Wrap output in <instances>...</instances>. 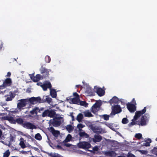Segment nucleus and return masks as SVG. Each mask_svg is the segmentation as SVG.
I'll use <instances>...</instances> for the list:
<instances>
[{"label": "nucleus", "mask_w": 157, "mask_h": 157, "mask_svg": "<svg viewBox=\"0 0 157 157\" xmlns=\"http://www.w3.org/2000/svg\"><path fill=\"white\" fill-rule=\"evenodd\" d=\"M56 114L55 110L48 109L44 111L41 115V116L43 117H48L50 118H53L56 116Z\"/></svg>", "instance_id": "obj_1"}, {"label": "nucleus", "mask_w": 157, "mask_h": 157, "mask_svg": "<svg viewBox=\"0 0 157 157\" xmlns=\"http://www.w3.org/2000/svg\"><path fill=\"white\" fill-rule=\"evenodd\" d=\"M63 118L61 117H55L53 120H50L52 124L54 127H58L63 122Z\"/></svg>", "instance_id": "obj_2"}, {"label": "nucleus", "mask_w": 157, "mask_h": 157, "mask_svg": "<svg viewBox=\"0 0 157 157\" xmlns=\"http://www.w3.org/2000/svg\"><path fill=\"white\" fill-rule=\"evenodd\" d=\"M112 112L110 114V116H113L117 114L120 113L122 111L120 105H119L112 106Z\"/></svg>", "instance_id": "obj_3"}, {"label": "nucleus", "mask_w": 157, "mask_h": 157, "mask_svg": "<svg viewBox=\"0 0 157 157\" xmlns=\"http://www.w3.org/2000/svg\"><path fill=\"white\" fill-rule=\"evenodd\" d=\"M89 128L95 133H103L105 132V131L99 127L94 126L93 124H90L89 126Z\"/></svg>", "instance_id": "obj_4"}, {"label": "nucleus", "mask_w": 157, "mask_h": 157, "mask_svg": "<svg viewBox=\"0 0 157 157\" xmlns=\"http://www.w3.org/2000/svg\"><path fill=\"white\" fill-rule=\"evenodd\" d=\"M20 102L17 104V108L21 111L24 109L23 107H25L28 104V100L26 99H21L19 101Z\"/></svg>", "instance_id": "obj_5"}, {"label": "nucleus", "mask_w": 157, "mask_h": 157, "mask_svg": "<svg viewBox=\"0 0 157 157\" xmlns=\"http://www.w3.org/2000/svg\"><path fill=\"white\" fill-rule=\"evenodd\" d=\"M78 146L79 148L86 149L90 148L91 146L88 142L83 141L79 143L78 144Z\"/></svg>", "instance_id": "obj_6"}, {"label": "nucleus", "mask_w": 157, "mask_h": 157, "mask_svg": "<svg viewBox=\"0 0 157 157\" xmlns=\"http://www.w3.org/2000/svg\"><path fill=\"white\" fill-rule=\"evenodd\" d=\"M40 71L41 73L43 75L41 77L43 78L48 77L49 75V72L50 71H51V70L48 69L45 67H44L43 66H42L40 68Z\"/></svg>", "instance_id": "obj_7"}, {"label": "nucleus", "mask_w": 157, "mask_h": 157, "mask_svg": "<svg viewBox=\"0 0 157 157\" xmlns=\"http://www.w3.org/2000/svg\"><path fill=\"white\" fill-rule=\"evenodd\" d=\"M12 83L11 79L10 78H7L3 80V84L1 85L2 89H5L6 87L10 86Z\"/></svg>", "instance_id": "obj_8"}, {"label": "nucleus", "mask_w": 157, "mask_h": 157, "mask_svg": "<svg viewBox=\"0 0 157 157\" xmlns=\"http://www.w3.org/2000/svg\"><path fill=\"white\" fill-rule=\"evenodd\" d=\"M146 114L141 117L140 121H137V124L138 125L143 126L147 124L148 119L147 117L145 115Z\"/></svg>", "instance_id": "obj_9"}, {"label": "nucleus", "mask_w": 157, "mask_h": 157, "mask_svg": "<svg viewBox=\"0 0 157 157\" xmlns=\"http://www.w3.org/2000/svg\"><path fill=\"white\" fill-rule=\"evenodd\" d=\"M101 105V103L98 101L96 102L91 107V111L92 112L94 113H95L98 111L97 109L99 108Z\"/></svg>", "instance_id": "obj_10"}, {"label": "nucleus", "mask_w": 157, "mask_h": 157, "mask_svg": "<svg viewBox=\"0 0 157 157\" xmlns=\"http://www.w3.org/2000/svg\"><path fill=\"white\" fill-rule=\"evenodd\" d=\"M23 127L27 129H33L36 128L35 125L29 122H26L24 123Z\"/></svg>", "instance_id": "obj_11"}, {"label": "nucleus", "mask_w": 157, "mask_h": 157, "mask_svg": "<svg viewBox=\"0 0 157 157\" xmlns=\"http://www.w3.org/2000/svg\"><path fill=\"white\" fill-rule=\"evenodd\" d=\"M136 105L130 103L127 104V107L128 110L131 113H133L136 110Z\"/></svg>", "instance_id": "obj_12"}, {"label": "nucleus", "mask_w": 157, "mask_h": 157, "mask_svg": "<svg viewBox=\"0 0 157 157\" xmlns=\"http://www.w3.org/2000/svg\"><path fill=\"white\" fill-rule=\"evenodd\" d=\"M95 90H96L97 94L99 96L101 97L105 95V90L101 88L97 87V88H95Z\"/></svg>", "instance_id": "obj_13"}, {"label": "nucleus", "mask_w": 157, "mask_h": 157, "mask_svg": "<svg viewBox=\"0 0 157 157\" xmlns=\"http://www.w3.org/2000/svg\"><path fill=\"white\" fill-rule=\"evenodd\" d=\"M43 90L44 91L47 90L48 88L51 89L52 85L50 82H48L47 83H44L42 85H40Z\"/></svg>", "instance_id": "obj_14"}, {"label": "nucleus", "mask_w": 157, "mask_h": 157, "mask_svg": "<svg viewBox=\"0 0 157 157\" xmlns=\"http://www.w3.org/2000/svg\"><path fill=\"white\" fill-rule=\"evenodd\" d=\"M102 137L99 134L94 135V137L92 138L93 141L94 142H100L102 139Z\"/></svg>", "instance_id": "obj_15"}, {"label": "nucleus", "mask_w": 157, "mask_h": 157, "mask_svg": "<svg viewBox=\"0 0 157 157\" xmlns=\"http://www.w3.org/2000/svg\"><path fill=\"white\" fill-rule=\"evenodd\" d=\"M39 108L38 107H35L31 111H30V113L31 114V115H29V117H32V115H33L35 114V116H36L38 112V110Z\"/></svg>", "instance_id": "obj_16"}, {"label": "nucleus", "mask_w": 157, "mask_h": 157, "mask_svg": "<svg viewBox=\"0 0 157 157\" xmlns=\"http://www.w3.org/2000/svg\"><path fill=\"white\" fill-rule=\"evenodd\" d=\"M146 107H145L141 111H137L135 113V114L137 116H138L139 117H140L142 115L144 114L146 112Z\"/></svg>", "instance_id": "obj_17"}, {"label": "nucleus", "mask_w": 157, "mask_h": 157, "mask_svg": "<svg viewBox=\"0 0 157 157\" xmlns=\"http://www.w3.org/2000/svg\"><path fill=\"white\" fill-rule=\"evenodd\" d=\"M119 101V100L118 98L117 97L114 96L109 100V102L111 104H117L118 103Z\"/></svg>", "instance_id": "obj_18"}, {"label": "nucleus", "mask_w": 157, "mask_h": 157, "mask_svg": "<svg viewBox=\"0 0 157 157\" xmlns=\"http://www.w3.org/2000/svg\"><path fill=\"white\" fill-rule=\"evenodd\" d=\"M41 78V75L39 74H37L34 77L32 81L34 82H37L40 81Z\"/></svg>", "instance_id": "obj_19"}, {"label": "nucleus", "mask_w": 157, "mask_h": 157, "mask_svg": "<svg viewBox=\"0 0 157 157\" xmlns=\"http://www.w3.org/2000/svg\"><path fill=\"white\" fill-rule=\"evenodd\" d=\"M50 94L52 98H55L56 97V92L55 89H51L50 91Z\"/></svg>", "instance_id": "obj_20"}, {"label": "nucleus", "mask_w": 157, "mask_h": 157, "mask_svg": "<svg viewBox=\"0 0 157 157\" xmlns=\"http://www.w3.org/2000/svg\"><path fill=\"white\" fill-rule=\"evenodd\" d=\"M83 113L85 117H91L93 116L91 112L89 110L84 111Z\"/></svg>", "instance_id": "obj_21"}, {"label": "nucleus", "mask_w": 157, "mask_h": 157, "mask_svg": "<svg viewBox=\"0 0 157 157\" xmlns=\"http://www.w3.org/2000/svg\"><path fill=\"white\" fill-rule=\"evenodd\" d=\"M17 123L18 124L22 125L23 126L24 123V121L21 118H17L15 120V123Z\"/></svg>", "instance_id": "obj_22"}, {"label": "nucleus", "mask_w": 157, "mask_h": 157, "mask_svg": "<svg viewBox=\"0 0 157 157\" xmlns=\"http://www.w3.org/2000/svg\"><path fill=\"white\" fill-rule=\"evenodd\" d=\"M79 135L81 137H84L86 138H88L89 137V135L84 132H80Z\"/></svg>", "instance_id": "obj_23"}, {"label": "nucleus", "mask_w": 157, "mask_h": 157, "mask_svg": "<svg viewBox=\"0 0 157 157\" xmlns=\"http://www.w3.org/2000/svg\"><path fill=\"white\" fill-rule=\"evenodd\" d=\"M83 117V115L81 113H79L77 117L76 120L79 122H81Z\"/></svg>", "instance_id": "obj_24"}, {"label": "nucleus", "mask_w": 157, "mask_h": 157, "mask_svg": "<svg viewBox=\"0 0 157 157\" xmlns=\"http://www.w3.org/2000/svg\"><path fill=\"white\" fill-rule=\"evenodd\" d=\"M6 120L12 123L15 124V120L12 117H6Z\"/></svg>", "instance_id": "obj_25"}, {"label": "nucleus", "mask_w": 157, "mask_h": 157, "mask_svg": "<svg viewBox=\"0 0 157 157\" xmlns=\"http://www.w3.org/2000/svg\"><path fill=\"white\" fill-rule=\"evenodd\" d=\"M46 97L45 99H42V101H44V102H47L48 103H50L51 102L52 99L51 98L48 96H46Z\"/></svg>", "instance_id": "obj_26"}, {"label": "nucleus", "mask_w": 157, "mask_h": 157, "mask_svg": "<svg viewBox=\"0 0 157 157\" xmlns=\"http://www.w3.org/2000/svg\"><path fill=\"white\" fill-rule=\"evenodd\" d=\"M99 149L97 146H95L93 148L92 150H88V151L91 152V153H94L95 152L98 151Z\"/></svg>", "instance_id": "obj_27"}, {"label": "nucleus", "mask_w": 157, "mask_h": 157, "mask_svg": "<svg viewBox=\"0 0 157 157\" xmlns=\"http://www.w3.org/2000/svg\"><path fill=\"white\" fill-rule=\"evenodd\" d=\"M66 129L69 132H70L71 131H72L73 129V127L71 125H68L66 127Z\"/></svg>", "instance_id": "obj_28"}, {"label": "nucleus", "mask_w": 157, "mask_h": 157, "mask_svg": "<svg viewBox=\"0 0 157 157\" xmlns=\"http://www.w3.org/2000/svg\"><path fill=\"white\" fill-rule=\"evenodd\" d=\"M151 142V139H148L146 140L145 143H144V145L145 146L147 147L150 146V143Z\"/></svg>", "instance_id": "obj_29"}, {"label": "nucleus", "mask_w": 157, "mask_h": 157, "mask_svg": "<svg viewBox=\"0 0 157 157\" xmlns=\"http://www.w3.org/2000/svg\"><path fill=\"white\" fill-rule=\"evenodd\" d=\"M79 100V98H78V97H74L71 99V101L72 103L75 104H77Z\"/></svg>", "instance_id": "obj_30"}, {"label": "nucleus", "mask_w": 157, "mask_h": 157, "mask_svg": "<svg viewBox=\"0 0 157 157\" xmlns=\"http://www.w3.org/2000/svg\"><path fill=\"white\" fill-rule=\"evenodd\" d=\"M35 99L36 103L38 102L39 103H44V101H42L43 99H41L40 97H35Z\"/></svg>", "instance_id": "obj_31"}, {"label": "nucleus", "mask_w": 157, "mask_h": 157, "mask_svg": "<svg viewBox=\"0 0 157 157\" xmlns=\"http://www.w3.org/2000/svg\"><path fill=\"white\" fill-rule=\"evenodd\" d=\"M29 101L31 104H36L34 97H32L30 98L29 100Z\"/></svg>", "instance_id": "obj_32"}, {"label": "nucleus", "mask_w": 157, "mask_h": 157, "mask_svg": "<svg viewBox=\"0 0 157 157\" xmlns=\"http://www.w3.org/2000/svg\"><path fill=\"white\" fill-rule=\"evenodd\" d=\"M71 138V136L70 134H68L66 137V138L65 140L64 141V142L70 141Z\"/></svg>", "instance_id": "obj_33"}, {"label": "nucleus", "mask_w": 157, "mask_h": 157, "mask_svg": "<svg viewBox=\"0 0 157 157\" xmlns=\"http://www.w3.org/2000/svg\"><path fill=\"white\" fill-rule=\"evenodd\" d=\"M10 154L9 150H7L3 154V157H8Z\"/></svg>", "instance_id": "obj_34"}, {"label": "nucleus", "mask_w": 157, "mask_h": 157, "mask_svg": "<svg viewBox=\"0 0 157 157\" xmlns=\"http://www.w3.org/2000/svg\"><path fill=\"white\" fill-rule=\"evenodd\" d=\"M35 138L38 140H40L42 139V137L40 133L36 134L35 136Z\"/></svg>", "instance_id": "obj_35"}, {"label": "nucleus", "mask_w": 157, "mask_h": 157, "mask_svg": "<svg viewBox=\"0 0 157 157\" xmlns=\"http://www.w3.org/2000/svg\"><path fill=\"white\" fill-rule=\"evenodd\" d=\"M85 125H83L81 123H79L77 125V127L79 129V131H81L82 130V128H84Z\"/></svg>", "instance_id": "obj_36"}, {"label": "nucleus", "mask_w": 157, "mask_h": 157, "mask_svg": "<svg viewBox=\"0 0 157 157\" xmlns=\"http://www.w3.org/2000/svg\"><path fill=\"white\" fill-rule=\"evenodd\" d=\"M137 121H135L133 120H132V122H131L130 123L128 124V125L129 127H131L134 125H135V124L137 125Z\"/></svg>", "instance_id": "obj_37"}, {"label": "nucleus", "mask_w": 157, "mask_h": 157, "mask_svg": "<svg viewBox=\"0 0 157 157\" xmlns=\"http://www.w3.org/2000/svg\"><path fill=\"white\" fill-rule=\"evenodd\" d=\"M53 135L55 137H57L59 135L60 133L59 131L55 130L52 133Z\"/></svg>", "instance_id": "obj_38"}, {"label": "nucleus", "mask_w": 157, "mask_h": 157, "mask_svg": "<svg viewBox=\"0 0 157 157\" xmlns=\"http://www.w3.org/2000/svg\"><path fill=\"white\" fill-rule=\"evenodd\" d=\"M51 59L49 56H46L45 58V60L46 63H49L50 62Z\"/></svg>", "instance_id": "obj_39"}, {"label": "nucleus", "mask_w": 157, "mask_h": 157, "mask_svg": "<svg viewBox=\"0 0 157 157\" xmlns=\"http://www.w3.org/2000/svg\"><path fill=\"white\" fill-rule=\"evenodd\" d=\"M105 124L107 126L112 130H114V128L113 127V124L107 123Z\"/></svg>", "instance_id": "obj_40"}, {"label": "nucleus", "mask_w": 157, "mask_h": 157, "mask_svg": "<svg viewBox=\"0 0 157 157\" xmlns=\"http://www.w3.org/2000/svg\"><path fill=\"white\" fill-rule=\"evenodd\" d=\"M110 116H110V114L109 115L104 114L102 115L103 118L106 121H107L109 120V117Z\"/></svg>", "instance_id": "obj_41"}, {"label": "nucleus", "mask_w": 157, "mask_h": 157, "mask_svg": "<svg viewBox=\"0 0 157 157\" xmlns=\"http://www.w3.org/2000/svg\"><path fill=\"white\" fill-rule=\"evenodd\" d=\"M116 156V153L113 151H110L109 156L111 157H115Z\"/></svg>", "instance_id": "obj_42"}, {"label": "nucleus", "mask_w": 157, "mask_h": 157, "mask_svg": "<svg viewBox=\"0 0 157 157\" xmlns=\"http://www.w3.org/2000/svg\"><path fill=\"white\" fill-rule=\"evenodd\" d=\"M128 122V121L127 118L125 117L123 118L122 121V123L124 124H127Z\"/></svg>", "instance_id": "obj_43"}, {"label": "nucleus", "mask_w": 157, "mask_h": 157, "mask_svg": "<svg viewBox=\"0 0 157 157\" xmlns=\"http://www.w3.org/2000/svg\"><path fill=\"white\" fill-rule=\"evenodd\" d=\"M152 153L157 156V147H154L151 150Z\"/></svg>", "instance_id": "obj_44"}, {"label": "nucleus", "mask_w": 157, "mask_h": 157, "mask_svg": "<svg viewBox=\"0 0 157 157\" xmlns=\"http://www.w3.org/2000/svg\"><path fill=\"white\" fill-rule=\"evenodd\" d=\"M80 105H81L85 107L87 106L88 103H87L85 101H82L80 102Z\"/></svg>", "instance_id": "obj_45"}, {"label": "nucleus", "mask_w": 157, "mask_h": 157, "mask_svg": "<svg viewBox=\"0 0 157 157\" xmlns=\"http://www.w3.org/2000/svg\"><path fill=\"white\" fill-rule=\"evenodd\" d=\"M135 137L139 139H140L142 137V135L140 133L136 134L135 135Z\"/></svg>", "instance_id": "obj_46"}, {"label": "nucleus", "mask_w": 157, "mask_h": 157, "mask_svg": "<svg viewBox=\"0 0 157 157\" xmlns=\"http://www.w3.org/2000/svg\"><path fill=\"white\" fill-rule=\"evenodd\" d=\"M20 145L23 148H24L26 147V146L23 141H21L20 143Z\"/></svg>", "instance_id": "obj_47"}, {"label": "nucleus", "mask_w": 157, "mask_h": 157, "mask_svg": "<svg viewBox=\"0 0 157 157\" xmlns=\"http://www.w3.org/2000/svg\"><path fill=\"white\" fill-rule=\"evenodd\" d=\"M14 96L13 97L10 96L9 97H8L6 99V101H10L12 100V99L14 98Z\"/></svg>", "instance_id": "obj_48"}, {"label": "nucleus", "mask_w": 157, "mask_h": 157, "mask_svg": "<svg viewBox=\"0 0 157 157\" xmlns=\"http://www.w3.org/2000/svg\"><path fill=\"white\" fill-rule=\"evenodd\" d=\"M73 95L74 96H75V97H78V98H79V95L76 92L74 93L73 94Z\"/></svg>", "instance_id": "obj_49"}, {"label": "nucleus", "mask_w": 157, "mask_h": 157, "mask_svg": "<svg viewBox=\"0 0 157 157\" xmlns=\"http://www.w3.org/2000/svg\"><path fill=\"white\" fill-rule=\"evenodd\" d=\"M11 112L13 113H18V111L17 109H15V110L12 111Z\"/></svg>", "instance_id": "obj_50"}, {"label": "nucleus", "mask_w": 157, "mask_h": 157, "mask_svg": "<svg viewBox=\"0 0 157 157\" xmlns=\"http://www.w3.org/2000/svg\"><path fill=\"white\" fill-rule=\"evenodd\" d=\"M34 72L33 73H32V74H29V76L30 78H31V79L32 80L33 79V78L35 76H34Z\"/></svg>", "instance_id": "obj_51"}, {"label": "nucleus", "mask_w": 157, "mask_h": 157, "mask_svg": "<svg viewBox=\"0 0 157 157\" xmlns=\"http://www.w3.org/2000/svg\"><path fill=\"white\" fill-rule=\"evenodd\" d=\"M139 117L138 116H137V115L135 114V115L134 117V118L132 120L135 121H136V120H137L138 118Z\"/></svg>", "instance_id": "obj_52"}, {"label": "nucleus", "mask_w": 157, "mask_h": 157, "mask_svg": "<svg viewBox=\"0 0 157 157\" xmlns=\"http://www.w3.org/2000/svg\"><path fill=\"white\" fill-rule=\"evenodd\" d=\"M110 151H107L105 152L104 154L106 156H109Z\"/></svg>", "instance_id": "obj_53"}, {"label": "nucleus", "mask_w": 157, "mask_h": 157, "mask_svg": "<svg viewBox=\"0 0 157 157\" xmlns=\"http://www.w3.org/2000/svg\"><path fill=\"white\" fill-rule=\"evenodd\" d=\"M132 103H133L132 104L135 105H136V101L134 98L132 99Z\"/></svg>", "instance_id": "obj_54"}, {"label": "nucleus", "mask_w": 157, "mask_h": 157, "mask_svg": "<svg viewBox=\"0 0 157 157\" xmlns=\"http://www.w3.org/2000/svg\"><path fill=\"white\" fill-rule=\"evenodd\" d=\"M55 130V129L53 127H50V130L52 133V132H53Z\"/></svg>", "instance_id": "obj_55"}, {"label": "nucleus", "mask_w": 157, "mask_h": 157, "mask_svg": "<svg viewBox=\"0 0 157 157\" xmlns=\"http://www.w3.org/2000/svg\"><path fill=\"white\" fill-rule=\"evenodd\" d=\"M44 108L42 107L40 108V109L39 108V109L38 110V112L39 113H40L41 111H43L44 110Z\"/></svg>", "instance_id": "obj_56"}, {"label": "nucleus", "mask_w": 157, "mask_h": 157, "mask_svg": "<svg viewBox=\"0 0 157 157\" xmlns=\"http://www.w3.org/2000/svg\"><path fill=\"white\" fill-rule=\"evenodd\" d=\"M11 75V73L10 72H8L7 75L6 76V77H10Z\"/></svg>", "instance_id": "obj_57"}, {"label": "nucleus", "mask_w": 157, "mask_h": 157, "mask_svg": "<svg viewBox=\"0 0 157 157\" xmlns=\"http://www.w3.org/2000/svg\"><path fill=\"white\" fill-rule=\"evenodd\" d=\"M64 145L67 147H70L71 146V145L69 144L65 143Z\"/></svg>", "instance_id": "obj_58"}, {"label": "nucleus", "mask_w": 157, "mask_h": 157, "mask_svg": "<svg viewBox=\"0 0 157 157\" xmlns=\"http://www.w3.org/2000/svg\"><path fill=\"white\" fill-rule=\"evenodd\" d=\"M140 151L143 154H146L147 153V152L146 151H144V150H142V151Z\"/></svg>", "instance_id": "obj_59"}, {"label": "nucleus", "mask_w": 157, "mask_h": 157, "mask_svg": "<svg viewBox=\"0 0 157 157\" xmlns=\"http://www.w3.org/2000/svg\"><path fill=\"white\" fill-rule=\"evenodd\" d=\"M57 147L59 149H62V147L61 146H60V145H58L57 146Z\"/></svg>", "instance_id": "obj_60"}, {"label": "nucleus", "mask_w": 157, "mask_h": 157, "mask_svg": "<svg viewBox=\"0 0 157 157\" xmlns=\"http://www.w3.org/2000/svg\"><path fill=\"white\" fill-rule=\"evenodd\" d=\"M89 94L91 95H94V93L93 92L90 91L89 92Z\"/></svg>", "instance_id": "obj_61"}, {"label": "nucleus", "mask_w": 157, "mask_h": 157, "mask_svg": "<svg viewBox=\"0 0 157 157\" xmlns=\"http://www.w3.org/2000/svg\"><path fill=\"white\" fill-rule=\"evenodd\" d=\"M37 85L38 86H40V85H42V84L41 82H38L37 83Z\"/></svg>", "instance_id": "obj_62"}, {"label": "nucleus", "mask_w": 157, "mask_h": 157, "mask_svg": "<svg viewBox=\"0 0 157 157\" xmlns=\"http://www.w3.org/2000/svg\"><path fill=\"white\" fill-rule=\"evenodd\" d=\"M5 92V91H0V94H3Z\"/></svg>", "instance_id": "obj_63"}, {"label": "nucleus", "mask_w": 157, "mask_h": 157, "mask_svg": "<svg viewBox=\"0 0 157 157\" xmlns=\"http://www.w3.org/2000/svg\"><path fill=\"white\" fill-rule=\"evenodd\" d=\"M71 117H72V120H74V116L72 115H71Z\"/></svg>", "instance_id": "obj_64"}]
</instances>
